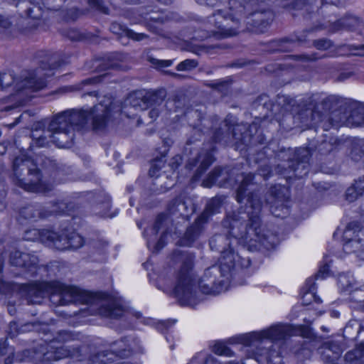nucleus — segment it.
I'll return each mask as SVG.
<instances>
[{"instance_id":"41","label":"nucleus","mask_w":364,"mask_h":364,"mask_svg":"<svg viewBox=\"0 0 364 364\" xmlns=\"http://www.w3.org/2000/svg\"><path fill=\"white\" fill-rule=\"evenodd\" d=\"M230 84L229 80H218L215 82L208 84V86L217 90L223 95H226L230 90Z\"/></svg>"},{"instance_id":"55","label":"nucleus","mask_w":364,"mask_h":364,"mask_svg":"<svg viewBox=\"0 0 364 364\" xmlns=\"http://www.w3.org/2000/svg\"><path fill=\"white\" fill-rule=\"evenodd\" d=\"M257 171V175L262 177L264 180H267L272 175V173L271 167L267 164L262 165L258 168Z\"/></svg>"},{"instance_id":"64","label":"nucleus","mask_w":364,"mask_h":364,"mask_svg":"<svg viewBox=\"0 0 364 364\" xmlns=\"http://www.w3.org/2000/svg\"><path fill=\"white\" fill-rule=\"evenodd\" d=\"M11 22L9 18L0 15V28H8L11 26Z\"/></svg>"},{"instance_id":"36","label":"nucleus","mask_w":364,"mask_h":364,"mask_svg":"<svg viewBox=\"0 0 364 364\" xmlns=\"http://www.w3.org/2000/svg\"><path fill=\"white\" fill-rule=\"evenodd\" d=\"M350 156L355 161L360 160L364 156L363 139H358L353 141L350 152Z\"/></svg>"},{"instance_id":"28","label":"nucleus","mask_w":364,"mask_h":364,"mask_svg":"<svg viewBox=\"0 0 364 364\" xmlns=\"http://www.w3.org/2000/svg\"><path fill=\"white\" fill-rule=\"evenodd\" d=\"M110 31L118 36H127L136 41H141L149 38V36L143 33H136L132 30L127 28L124 25L117 22H114L111 24Z\"/></svg>"},{"instance_id":"47","label":"nucleus","mask_w":364,"mask_h":364,"mask_svg":"<svg viewBox=\"0 0 364 364\" xmlns=\"http://www.w3.org/2000/svg\"><path fill=\"white\" fill-rule=\"evenodd\" d=\"M363 195V192L359 191V190L355 187V185L353 184L352 186L349 187L346 192V198L349 202L355 201L359 196Z\"/></svg>"},{"instance_id":"10","label":"nucleus","mask_w":364,"mask_h":364,"mask_svg":"<svg viewBox=\"0 0 364 364\" xmlns=\"http://www.w3.org/2000/svg\"><path fill=\"white\" fill-rule=\"evenodd\" d=\"M182 264L177 274L174 294L183 306H193L196 296V280L193 273L194 256L191 253H180Z\"/></svg>"},{"instance_id":"29","label":"nucleus","mask_w":364,"mask_h":364,"mask_svg":"<svg viewBox=\"0 0 364 364\" xmlns=\"http://www.w3.org/2000/svg\"><path fill=\"white\" fill-rule=\"evenodd\" d=\"M303 291H304L301 296V302L303 305H309L313 301L320 302V299L317 298L315 294L316 287L312 279L306 280V285L303 288Z\"/></svg>"},{"instance_id":"38","label":"nucleus","mask_w":364,"mask_h":364,"mask_svg":"<svg viewBox=\"0 0 364 364\" xmlns=\"http://www.w3.org/2000/svg\"><path fill=\"white\" fill-rule=\"evenodd\" d=\"M362 326L358 321H350L344 328V333L353 339L362 330Z\"/></svg>"},{"instance_id":"42","label":"nucleus","mask_w":364,"mask_h":364,"mask_svg":"<svg viewBox=\"0 0 364 364\" xmlns=\"http://www.w3.org/2000/svg\"><path fill=\"white\" fill-rule=\"evenodd\" d=\"M213 351L219 355L232 356V351L223 343L218 342L213 347Z\"/></svg>"},{"instance_id":"34","label":"nucleus","mask_w":364,"mask_h":364,"mask_svg":"<svg viewBox=\"0 0 364 364\" xmlns=\"http://www.w3.org/2000/svg\"><path fill=\"white\" fill-rule=\"evenodd\" d=\"M124 56L121 53H111L105 59L103 66L105 69H120V63L123 60Z\"/></svg>"},{"instance_id":"56","label":"nucleus","mask_w":364,"mask_h":364,"mask_svg":"<svg viewBox=\"0 0 364 364\" xmlns=\"http://www.w3.org/2000/svg\"><path fill=\"white\" fill-rule=\"evenodd\" d=\"M173 61L171 60H152V63L157 68H166L172 65Z\"/></svg>"},{"instance_id":"14","label":"nucleus","mask_w":364,"mask_h":364,"mask_svg":"<svg viewBox=\"0 0 364 364\" xmlns=\"http://www.w3.org/2000/svg\"><path fill=\"white\" fill-rule=\"evenodd\" d=\"M227 124H228L225 123V126H227ZM225 129H226V131L223 136L219 137L218 132L216 133L215 137L218 141H223L225 143H231L235 140L245 144V146L263 143L264 137L261 134L257 136L252 134L253 130H255L256 132H257L256 124L249 126L246 124H235L232 127L231 134L228 132V127H225Z\"/></svg>"},{"instance_id":"50","label":"nucleus","mask_w":364,"mask_h":364,"mask_svg":"<svg viewBox=\"0 0 364 364\" xmlns=\"http://www.w3.org/2000/svg\"><path fill=\"white\" fill-rule=\"evenodd\" d=\"M165 237H166V233L164 232L161 235L159 240H158V242L156 244L154 242H151V239L148 238L147 239L148 247L151 248V247L152 246L154 251L159 252L160 250H161L164 247V245L166 244Z\"/></svg>"},{"instance_id":"53","label":"nucleus","mask_w":364,"mask_h":364,"mask_svg":"<svg viewBox=\"0 0 364 364\" xmlns=\"http://www.w3.org/2000/svg\"><path fill=\"white\" fill-rule=\"evenodd\" d=\"M88 3L92 7L96 9L99 11L105 14H108L109 9L104 5L102 0H88Z\"/></svg>"},{"instance_id":"44","label":"nucleus","mask_w":364,"mask_h":364,"mask_svg":"<svg viewBox=\"0 0 364 364\" xmlns=\"http://www.w3.org/2000/svg\"><path fill=\"white\" fill-rule=\"evenodd\" d=\"M34 139L33 140V143L31 146H36L37 147H43L48 146L50 141L49 138L48 133L47 131L44 132L43 135L36 136L35 134L33 135Z\"/></svg>"},{"instance_id":"51","label":"nucleus","mask_w":364,"mask_h":364,"mask_svg":"<svg viewBox=\"0 0 364 364\" xmlns=\"http://www.w3.org/2000/svg\"><path fill=\"white\" fill-rule=\"evenodd\" d=\"M166 219V215L164 213L159 214L150 231L153 235H156L159 230L161 228V225Z\"/></svg>"},{"instance_id":"49","label":"nucleus","mask_w":364,"mask_h":364,"mask_svg":"<svg viewBox=\"0 0 364 364\" xmlns=\"http://www.w3.org/2000/svg\"><path fill=\"white\" fill-rule=\"evenodd\" d=\"M360 247L358 240L346 241L343 244V250L346 253L356 252Z\"/></svg>"},{"instance_id":"23","label":"nucleus","mask_w":364,"mask_h":364,"mask_svg":"<svg viewBox=\"0 0 364 364\" xmlns=\"http://www.w3.org/2000/svg\"><path fill=\"white\" fill-rule=\"evenodd\" d=\"M38 0H23L19 3V14L22 16L32 19H40L43 12L40 6L38 5Z\"/></svg>"},{"instance_id":"6","label":"nucleus","mask_w":364,"mask_h":364,"mask_svg":"<svg viewBox=\"0 0 364 364\" xmlns=\"http://www.w3.org/2000/svg\"><path fill=\"white\" fill-rule=\"evenodd\" d=\"M37 163L42 167L48 168L53 162L48 158L38 157L36 161L31 158L21 155L16 157L13 161V171L16 183L19 187L31 192L48 191L51 189L42 180V174Z\"/></svg>"},{"instance_id":"61","label":"nucleus","mask_w":364,"mask_h":364,"mask_svg":"<svg viewBox=\"0 0 364 364\" xmlns=\"http://www.w3.org/2000/svg\"><path fill=\"white\" fill-rule=\"evenodd\" d=\"M329 271L328 264H326L320 267L318 273L316 275V277L323 279L326 275H328Z\"/></svg>"},{"instance_id":"31","label":"nucleus","mask_w":364,"mask_h":364,"mask_svg":"<svg viewBox=\"0 0 364 364\" xmlns=\"http://www.w3.org/2000/svg\"><path fill=\"white\" fill-rule=\"evenodd\" d=\"M202 132L199 129L193 127L191 136L188 139L184 146V154L187 156L192 154L193 150H197V143L200 141Z\"/></svg>"},{"instance_id":"12","label":"nucleus","mask_w":364,"mask_h":364,"mask_svg":"<svg viewBox=\"0 0 364 364\" xmlns=\"http://www.w3.org/2000/svg\"><path fill=\"white\" fill-rule=\"evenodd\" d=\"M141 352H142V348L137 338L124 337L112 343L109 350L100 351L90 356L86 364H109L116 358H125L133 353Z\"/></svg>"},{"instance_id":"4","label":"nucleus","mask_w":364,"mask_h":364,"mask_svg":"<svg viewBox=\"0 0 364 364\" xmlns=\"http://www.w3.org/2000/svg\"><path fill=\"white\" fill-rule=\"evenodd\" d=\"M348 100L335 95L323 96L320 93L313 94L302 101L303 106L308 107L301 108L294 116V120L301 127H318L327 131L339 124V118H335L337 112L330 113L329 111L347 105Z\"/></svg>"},{"instance_id":"9","label":"nucleus","mask_w":364,"mask_h":364,"mask_svg":"<svg viewBox=\"0 0 364 364\" xmlns=\"http://www.w3.org/2000/svg\"><path fill=\"white\" fill-rule=\"evenodd\" d=\"M311 153L308 148H299L295 151L291 149H281L277 154L280 163L274 171L285 178H302L309 171V159Z\"/></svg>"},{"instance_id":"20","label":"nucleus","mask_w":364,"mask_h":364,"mask_svg":"<svg viewBox=\"0 0 364 364\" xmlns=\"http://www.w3.org/2000/svg\"><path fill=\"white\" fill-rule=\"evenodd\" d=\"M349 114L339 118V124L348 123L355 126H364V104L348 100Z\"/></svg>"},{"instance_id":"17","label":"nucleus","mask_w":364,"mask_h":364,"mask_svg":"<svg viewBox=\"0 0 364 364\" xmlns=\"http://www.w3.org/2000/svg\"><path fill=\"white\" fill-rule=\"evenodd\" d=\"M166 92L164 89L147 92L141 97H132L130 105L132 107L141 110L149 107H159L164 100Z\"/></svg>"},{"instance_id":"63","label":"nucleus","mask_w":364,"mask_h":364,"mask_svg":"<svg viewBox=\"0 0 364 364\" xmlns=\"http://www.w3.org/2000/svg\"><path fill=\"white\" fill-rule=\"evenodd\" d=\"M299 333L304 338H309L311 335V331L309 326H301Z\"/></svg>"},{"instance_id":"30","label":"nucleus","mask_w":364,"mask_h":364,"mask_svg":"<svg viewBox=\"0 0 364 364\" xmlns=\"http://www.w3.org/2000/svg\"><path fill=\"white\" fill-rule=\"evenodd\" d=\"M73 208L71 204L65 201H58L50 203L49 205L45 207L46 213H48V217L66 214Z\"/></svg>"},{"instance_id":"54","label":"nucleus","mask_w":364,"mask_h":364,"mask_svg":"<svg viewBox=\"0 0 364 364\" xmlns=\"http://www.w3.org/2000/svg\"><path fill=\"white\" fill-rule=\"evenodd\" d=\"M293 59L297 61L301 62H309L314 61L317 59L316 53H312L311 55L307 54H301V55H293L290 56Z\"/></svg>"},{"instance_id":"3","label":"nucleus","mask_w":364,"mask_h":364,"mask_svg":"<svg viewBox=\"0 0 364 364\" xmlns=\"http://www.w3.org/2000/svg\"><path fill=\"white\" fill-rule=\"evenodd\" d=\"M110 117V107L102 104L90 110L69 109L56 114L48 124L47 133L53 144L59 148H69L75 138V132L87 129L104 130Z\"/></svg>"},{"instance_id":"19","label":"nucleus","mask_w":364,"mask_h":364,"mask_svg":"<svg viewBox=\"0 0 364 364\" xmlns=\"http://www.w3.org/2000/svg\"><path fill=\"white\" fill-rule=\"evenodd\" d=\"M10 264L13 266L25 268L28 272H33L38 264V257L32 254L15 250L10 254Z\"/></svg>"},{"instance_id":"37","label":"nucleus","mask_w":364,"mask_h":364,"mask_svg":"<svg viewBox=\"0 0 364 364\" xmlns=\"http://www.w3.org/2000/svg\"><path fill=\"white\" fill-rule=\"evenodd\" d=\"M360 230V225L358 222H352L348 224L346 226L343 237V240L345 241H353V240H358L356 239L357 237V232H358Z\"/></svg>"},{"instance_id":"22","label":"nucleus","mask_w":364,"mask_h":364,"mask_svg":"<svg viewBox=\"0 0 364 364\" xmlns=\"http://www.w3.org/2000/svg\"><path fill=\"white\" fill-rule=\"evenodd\" d=\"M282 189L272 188L269 191L271 196L274 198V201H268L271 203L270 211L272 215L277 218H285L289 214V209L284 204L283 200L279 196V193H282ZM269 200V199H267Z\"/></svg>"},{"instance_id":"60","label":"nucleus","mask_w":364,"mask_h":364,"mask_svg":"<svg viewBox=\"0 0 364 364\" xmlns=\"http://www.w3.org/2000/svg\"><path fill=\"white\" fill-rule=\"evenodd\" d=\"M331 352V350L330 348H326L325 351L323 352V354L331 358V361L333 362L336 360H337L340 356V350L338 348H336V350L333 353V355H331L330 353Z\"/></svg>"},{"instance_id":"46","label":"nucleus","mask_w":364,"mask_h":364,"mask_svg":"<svg viewBox=\"0 0 364 364\" xmlns=\"http://www.w3.org/2000/svg\"><path fill=\"white\" fill-rule=\"evenodd\" d=\"M198 66V62L193 59H186L181 62L176 67L178 71H188Z\"/></svg>"},{"instance_id":"39","label":"nucleus","mask_w":364,"mask_h":364,"mask_svg":"<svg viewBox=\"0 0 364 364\" xmlns=\"http://www.w3.org/2000/svg\"><path fill=\"white\" fill-rule=\"evenodd\" d=\"M168 210L171 213L179 212L183 214V212L186 210V203L181 197H177L169 203Z\"/></svg>"},{"instance_id":"5","label":"nucleus","mask_w":364,"mask_h":364,"mask_svg":"<svg viewBox=\"0 0 364 364\" xmlns=\"http://www.w3.org/2000/svg\"><path fill=\"white\" fill-rule=\"evenodd\" d=\"M24 291L28 303L32 304H41L43 298L48 295H50V301L56 306L71 303L89 304L92 300L87 292L56 281L29 284L25 287Z\"/></svg>"},{"instance_id":"25","label":"nucleus","mask_w":364,"mask_h":364,"mask_svg":"<svg viewBox=\"0 0 364 364\" xmlns=\"http://www.w3.org/2000/svg\"><path fill=\"white\" fill-rule=\"evenodd\" d=\"M124 306L117 301L109 300L102 304L99 313L105 317L118 318L124 313Z\"/></svg>"},{"instance_id":"21","label":"nucleus","mask_w":364,"mask_h":364,"mask_svg":"<svg viewBox=\"0 0 364 364\" xmlns=\"http://www.w3.org/2000/svg\"><path fill=\"white\" fill-rule=\"evenodd\" d=\"M205 224L198 217L193 223L187 228L183 236L179 240L178 243L180 245L191 246L203 233Z\"/></svg>"},{"instance_id":"2","label":"nucleus","mask_w":364,"mask_h":364,"mask_svg":"<svg viewBox=\"0 0 364 364\" xmlns=\"http://www.w3.org/2000/svg\"><path fill=\"white\" fill-rule=\"evenodd\" d=\"M272 20L273 13L262 0H239L234 13L219 9L209 18L210 23L218 28L210 31L217 38L236 36L245 28L262 33Z\"/></svg>"},{"instance_id":"7","label":"nucleus","mask_w":364,"mask_h":364,"mask_svg":"<svg viewBox=\"0 0 364 364\" xmlns=\"http://www.w3.org/2000/svg\"><path fill=\"white\" fill-rule=\"evenodd\" d=\"M279 4L284 8L294 10H304L308 13L307 16H305L306 20H313L314 26L310 28L304 30L303 33L299 36H296L295 38H282L274 42L275 46L277 47V50L279 51H289L290 50L296 41L299 43L305 42L306 40V33H309L314 31L328 28L331 23L336 21V18H333L331 16L323 18L322 22L318 19L320 13L323 14V11H326L328 7L331 6L324 5L320 8L318 13L310 14L311 9V4H310L307 0H278Z\"/></svg>"},{"instance_id":"32","label":"nucleus","mask_w":364,"mask_h":364,"mask_svg":"<svg viewBox=\"0 0 364 364\" xmlns=\"http://www.w3.org/2000/svg\"><path fill=\"white\" fill-rule=\"evenodd\" d=\"M364 358V342L358 348L348 352L345 355L346 364H362Z\"/></svg>"},{"instance_id":"62","label":"nucleus","mask_w":364,"mask_h":364,"mask_svg":"<svg viewBox=\"0 0 364 364\" xmlns=\"http://www.w3.org/2000/svg\"><path fill=\"white\" fill-rule=\"evenodd\" d=\"M159 109L158 107H154L151 110L149 111L148 115L150 119V122L156 120L159 115Z\"/></svg>"},{"instance_id":"1","label":"nucleus","mask_w":364,"mask_h":364,"mask_svg":"<svg viewBox=\"0 0 364 364\" xmlns=\"http://www.w3.org/2000/svg\"><path fill=\"white\" fill-rule=\"evenodd\" d=\"M262 202L256 193L247 199L245 210L228 215L223 221L224 231L215 234L209 240L211 250L220 253V265L205 269L198 288L206 294H218L227 290L229 275L235 268H247L249 257H243L235 245H240L250 252L271 250L277 243V235L266 229L260 213Z\"/></svg>"},{"instance_id":"48","label":"nucleus","mask_w":364,"mask_h":364,"mask_svg":"<svg viewBox=\"0 0 364 364\" xmlns=\"http://www.w3.org/2000/svg\"><path fill=\"white\" fill-rule=\"evenodd\" d=\"M75 336L70 331H61L53 341L58 343H65L75 340Z\"/></svg>"},{"instance_id":"16","label":"nucleus","mask_w":364,"mask_h":364,"mask_svg":"<svg viewBox=\"0 0 364 364\" xmlns=\"http://www.w3.org/2000/svg\"><path fill=\"white\" fill-rule=\"evenodd\" d=\"M55 341H51L49 348L54 351L48 350L43 354V359L46 360H58L65 357H71L77 359L74 364H86V361L82 362L80 359L82 356V350L78 346H56Z\"/></svg>"},{"instance_id":"45","label":"nucleus","mask_w":364,"mask_h":364,"mask_svg":"<svg viewBox=\"0 0 364 364\" xmlns=\"http://www.w3.org/2000/svg\"><path fill=\"white\" fill-rule=\"evenodd\" d=\"M164 164L165 160L164 159V157H161L160 159L153 161L149 171V175L151 177H157L159 176L157 173L164 166Z\"/></svg>"},{"instance_id":"57","label":"nucleus","mask_w":364,"mask_h":364,"mask_svg":"<svg viewBox=\"0 0 364 364\" xmlns=\"http://www.w3.org/2000/svg\"><path fill=\"white\" fill-rule=\"evenodd\" d=\"M67 36L72 41H79L82 38V35L79 31L75 28L69 29L68 31Z\"/></svg>"},{"instance_id":"15","label":"nucleus","mask_w":364,"mask_h":364,"mask_svg":"<svg viewBox=\"0 0 364 364\" xmlns=\"http://www.w3.org/2000/svg\"><path fill=\"white\" fill-rule=\"evenodd\" d=\"M294 334V332L291 326L277 324L260 331L251 333L250 334L251 340L248 344L252 345L255 341L262 342L264 340L272 343L274 341L285 339L287 336H291Z\"/></svg>"},{"instance_id":"11","label":"nucleus","mask_w":364,"mask_h":364,"mask_svg":"<svg viewBox=\"0 0 364 364\" xmlns=\"http://www.w3.org/2000/svg\"><path fill=\"white\" fill-rule=\"evenodd\" d=\"M60 65V62L57 61L56 55L42 60L38 68L21 75V80L14 86L15 91L24 92L28 95L29 92H36L43 89L47 85L46 78L53 75V70Z\"/></svg>"},{"instance_id":"13","label":"nucleus","mask_w":364,"mask_h":364,"mask_svg":"<svg viewBox=\"0 0 364 364\" xmlns=\"http://www.w3.org/2000/svg\"><path fill=\"white\" fill-rule=\"evenodd\" d=\"M33 232L42 243L61 251L76 250L83 244L80 235L67 228H63L60 233L50 230H33Z\"/></svg>"},{"instance_id":"18","label":"nucleus","mask_w":364,"mask_h":364,"mask_svg":"<svg viewBox=\"0 0 364 364\" xmlns=\"http://www.w3.org/2000/svg\"><path fill=\"white\" fill-rule=\"evenodd\" d=\"M214 161L215 159L211 151H206L205 152H197L195 157L189 158L188 159L186 167L189 170L193 169L194 167H197L196 172L192 177L193 181H197Z\"/></svg>"},{"instance_id":"27","label":"nucleus","mask_w":364,"mask_h":364,"mask_svg":"<svg viewBox=\"0 0 364 364\" xmlns=\"http://www.w3.org/2000/svg\"><path fill=\"white\" fill-rule=\"evenodd\" d=\"M48 215V213H46L45 207L38 205H27L21 208L19 211L20 218L30 220L47 218Z\"/></svg>"},{"instance_id":"58","label":"nucleus","mask_w":364,"mask_h":364,"mask_svg":"<svg viewBox=\"0 0 364 364\" xmlns=\"http://www.w3.org/2000/svg\"><path fill=\"white\" fill-rule=\"evenodd\" d=\"M6 191L4 189V186L0 183V211L6 208Z\"/></svg>"},{"instance_id":"59","label":"nucleus","mask_w":364,"mask_h":364,"mask_svg":"<svg viewBox=\"0 0 364 364\" xmlns=\"http://www.w3.org/2000/svg\"><path fill=\"white\" fill-rule=\"evenodd\" d=\"M293 100L285 95H277V103L279 105L284 107L288 105H291Z\"/></svg>"},{"instance_id":"52","label":"nucleus","mask_w":364,"mask_h":364,"mask_svg":"<svg viewBox=\"0 0 364 364\" xmlns=\"http://www.w3.org/2000/svg\"><path fill=\"white\" fill-rule=\"evenodd\" d=\"M313 45L318 50H324L332 46V42L327 38H321L314 41Z\"/></svg>"},{"instance_id":"43","label":"nucleus","mask_w":364,"mask_h":364,"mask_svg":"<svg viewBox=\"0 0 364 364\" xmlns=\"http://www.w3.org/2000/svg\"><path fill=\"white\" fill-rule=\"evenodd\" d=\"M14 82V75L11 73H0V89L1 90L10 87Z\"/></svg>"},{"instance_id":"33","label":"nucleus","mask_w":364,"mask_h":364,"mask_svg":"<svg viewBox=\"0 0 364 364\" xmlns=\"http://www.w3.org/2000/svg\"><path fill=\"white\" fill-rule=\"evenodd\" d=\"M227 123V127H228V132L229 133H232V127L235 126V124H232V120L230 119V117H227L225 120L220 124L219 128L218 129H215L213 133V136H212V139L213 141V142L215 143H219V144H222L223 145H228L229 143H225L223 141H218L216 137H215V135H216V133L218 132V135L219 137H222L224 136V134L225 132V124Z\"/></svg>"},{"instance_id":"35","label":"nucleus","mask_w":364,"mask_h":364,"mask_svg":"<svg viewBox=\"0 0 364 364\" xmlns=\"http://www.w3.org/2000/svg\"><path fill=\"white\" fill-rule=\"evenodd\" d=\"M338 284L341 291H348L350 294H351L355 286V280L351 275L341 274L338 276Z\"/></svg>"},{"instance_id":"8","label":"nucleus","mask_w":364,"mask_h":364,"mask_svg":"<svg viewBox=\"0 0 364 364\" xmlns=\"http://www.w3.org/2000/svg\"><path fill=\"white\" fill-rule=\"evenodd\" d=\"M240 179L241 181L236 191V200L239 203H242L246 197L249 198L252 193H256L261 200L260 196L257 192L254 191L246 195V192L249 190L248 187L257 183V181H255V174L252 173L238 174L234 169L217 166L203 181L202 186L205 188H210L213 185L220 187L230 186L238 182Z\"/></svg>"},{"instance_id":"40","label":"nucleus","mask_w":364,"mask_h":364,"mask_svg":"<svg viewBox=\"0 0 364 364\" xmlns=\"http://www.w3.org/2000/svg\"><path fill=\"white\" fill-rule=\"evenodd\" d=\"M337 139L333 137L329 138V140L322 141L318 146V150L323 154H328L336 148V143Z\"/></svg>"},{"instance_id":"26","label":"nucleus","mask_w":364,"mask_h":364,"mask_svg":"<svg viewBox=\"0 0 364 364\" xmlns=\"http://www.w3.org/2000/svg\"><path fill=\"white\" fill-rule=\"evenodd\" d=\"M225 198L215 196L210 199L206 203L204 210L198 216L203 223H208L211 217L218 213L222 207Z\"/></svg>"},{"instance_id":"24","label":"nucleus","mask_w":364,"mask_h":364,"mask_svg":"<svg viewBox=\"0 0 364 364\" xmlns=\"http://www.w3.org/2000/svg\"><path fill=\"white\" fill-rule=\"evenodd\" d=\"M197 3L201 5H205L211 7H220L223 6L224 8L222 9L227 13H234L235 6H237L239 0H196ZM220 9H218L219 10ZM218 9L210 16L208 17V23L215 26L218 29L214 23H211L209 21V18L213 16L216 13Z\"/></svg>"}]
</instances>
